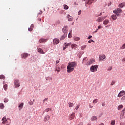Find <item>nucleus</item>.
Returning <instances> with one entry per match:
<instances>
[{
  "instance_id": "61",
  "label": "nucleus",
  "mask_w": 125,
  "mask_h": 125,
  "mask_svg": "<svg viewBox=\"0 0 125 125\" xmlns=\"http://www.w3.org/2000/svg\"><path fill=\"white\" fill-rule=\"evenodd\" d=\"M92 0L93 2L94 1V2L97 1V0Z\"/></svg>"
},
{
  "instance_id": "49",
  "label": "nucleus",
  "mask_w": 125,
  "mask_h": 125,
  "mask_svg": "<svg viewBox=\"0 0 125 125\" xmlns=\"http://www.w3.org/2000/svg\"><path fill=\"white\" fill-rule=\"evenodd\" d=\"M112 67H109L107 69V71H111V70H112Z\"/></svg>"
},
{
  "instance_id": "30",
  "label": "nucleus",
  "mask_w": 125,
  "mask_h": 125,
  "mask_svg": "<svg viewBox=\"0 0 125 125\" xmlns=\"http://www.w3.org/2000/svg\"><path fill=\"white\" fill-rule=\"evenodd\" d=\"M33 29H34V24H31L29 28V31L32 32V31H33Z\"/></svg>"
},
{
  "instance_id": "63",
  "label": "nucleus",
  "mask_w": 125,
  "mask_h": 125,
  "mask_svg": "<svg viewBox=\"0 0 125 125\" xmlns=\"http://www.w3.org/2000/svg\"><path fill=\"white\" fill-rule=\"evenodd\" d=\"M98 31V29L96 30V31L94 32V33H97Z\"/></svg>"
},
{
  "instance_id": "31",
  "label": "nucleus",
  "mask_w": 125,
  "mask_h": 125,
  "mask_svg": "<svg viewBox=\"0 0 125 125\" xmlns=\"http://www.w3.org/2000/svg\"><path fill=\"white\" fill-rule=\"evenodd\" d=\"M68 106L69 108H72L74 106V104L73 103H68Z\"/></svg>"
},
{
  "instance_id": "59",
  "label": "nucleus",
  "mask_w": 125,
  "mask_h": 125,
  "mask_svg": "<svg viewBox=\"0 0 125 125\" xmlns=\"http://www.w3.org/2000/svg\"><path fill=\"white\" fill-rule=\"evenodd\" d=\"M67 48V47L65 46L63 48V50H65V49Z\"/></svg>"
},
{
  "instance_id": "37",
  "label": "nucleus",
  "mask_w": 125,
  "mask_h": 125,
  "mask_svg": "<svg viewBox=\"0 0 125 125\" xmlns=\"http://www.w3.org/2000/svg\"><path fill=\"white\" fill-rule=\"evenodd\" d=\"M122 116H125V107L122 110Z\"/></svg>"
},
{
  "instance_id": "6",
  "label": "nucleus",
  "mask_w": 125,
  "mask_h": 125,
  "mask_svg": "<svg viewBox=\"0 0 125 125\" xmlns=\"http://www.w3.org/2000/svg\"><path fill=\"white\" fill-rule=\"evenodd\" d=\"M59 42H60L59 39L57 38L54 39L53 41V44H55V45H56V44H58V43H59Z\"/></svg>"
},
{
  "instance_id": "7",
  "label": "nucleus",
  "mask_w": 125,
  "mask_h": 125,
  "mask_svg": "<svg viewBox=\"0 0 125 125\" xmlns=\"http://www.w3.org/2000/svg\"><path fill=\"white\" fill-rule=\"evenodd\" d=\"M62 31L64 33V34L67 35V32H68V26H64L62 28Z\"/></svg>"
},
{
  "instance_id": "39",
  "label": "nucleus",
  "mask_w": 125,
  "mask_h": 125,
  "mask_svg": "<svg viewBox=\"0 0 125 125\" xmlns=\"http://www.w3.org/2000/svg\"><path fill=\"white\" fill-rule=\"evenodd\" d=\"M115 124H116V121L115 120H112L111 122V125H115Z\"/></svg>"
},
{
  "instance_id": "21",
  "label": "nucleus",
  "mask_w": 125,
  "mask_h": 125,
  "mask_svg": "<svg viewBox=\"0 0 125 125\" xmlns=\"http://www.w3.org/2000/svg\"><path fill=\"white\" fill-rule=\"evenodd\" d=\"M67 17L68 21H73V17L72 16H70V15H68Z\"/></svg>"
},
{
  "instance_id": "25",
  "label": "nucleus",
  "mask_w": 125,
  "mask_h": 125,
  "mask_svg": "<svg viewBox=\"0 0 125 125\" xmlns=\"http://www.w3.org/2000/svg\"><path fill=\"white\" fill-rule=\"evenodd\" d=\"M111 19L112 20H117V16L116 15H112L111 16Z\"/></svg>"
},
{
  "instance_id": "18",
  "label": "nucleus",
  "mask_w": 125,
  "mask_h": 125,
  "mask_svg": "<svg viewBox=\"0 0 125 125\" xmlns=\"http://www.w3.org/2000/svg\"><path fill=\"white\" fill-rule=\"evenodd\" d=\"M11 123V120H10V119L9 118H7V121L5 123L6 125H10Z\"/></svg>"
},
{
  "instance_id": "14",
  "label": "nucleus",
  "mask_w": 125,
  "mask_h": 125,
  "mask_svg": "<svg viewBox=\"0 0 125 125\" xmlns=\"http://www.w3.org/2000/svg\"><path fill=\"white\" fill-rule=\"evenodd\" d=\"M125 6V2H122L121 3H120L118 5V7H119V8H123V7Z\"/></svg>"
},
{
  "instance_id": "32",
  "label": "nucleus",
  "mask_w": 125,
  "mask_h": 125,
  "mask_svg": "<svg viewBox=\"0 0 125 125\" xmlns=\"http://www.w3.org/2000/svg\"><path fill=\"white\" fill-rule=\"evenodd\" d=\"M72 45V43L71 42H70V43H64V46L67 47L68 46H70V45Z\"/></svg>"
},
{
  "instance_id": "9",
  "label": "nucleus",
  "mask_w": 125,
  "mask_h": 125,
  "mask_svg": "<svg viewBox=\"0 0 125 125\" xmlns=\"http://www.w3.org/2000/svg\"><path fill=\"white\" fill-rule=\"evenodd\" d=\"M106 56H100L99 58V61H105Z\"/></svg>"
},
{
  "instance_id": "53",
  "label": "nucleus",
  "mask_w": 125,
  "mask_h": 125,
  "mask_svg": "<svg viewBox=\"0 0 125 125\" xmlns=\"http://www.w3.org/2000/svg\"><path fill=\"white\" fill-rule=\"evenodd\" d=\"M102 106H103V107H104V106H105V103H103L102 104Z\"/></svg>"
},
{
  "instance_id": "3",
  "label": "nucleus",
  "mask_w": 125,
  "mask_h": 125,
  "mask_svg": "<svg viewBox=\"0 0 125 125\" xmlns=\"http://www.w3.org/2000/svg\"><path fill=\"white\" fill-rule=\"evenodd\" d=\"M97 69H98V65H92L91 66L90 68V71L91 72H96L97 71Z\"/></svg>"
},
{
  "instance_id": "16",
  "label": "nucleus",
  "mask_w": 125,
  "mask_h": 125,
  "mask_svg": "<svg viewBox=\"0 0 125 125\" xmlns=\"http://www.w3.org/2000/svg\"><path fill=\"white\" fill-rule=\"evenodd\" d=\"M104 20V18H103V17H99L98 18L97 21L98 22H102Z\"/></svg>"
},
{
  "instance_id": "28",
  "label": "nucleus",
  "mask_w": 125,
  "mask_h": 125,
  "mask_svg": "<svg viewBox=\"0 0 125 125\" xmlns=\"http://www.w3.org/2000/svg\"><path fill=\"white\" fill-rule=\"evenodd\" d=\"M80 40H81V38H80L79 37H77L76 36L74 37V40L76 42H78V41H80Z\"/></svg>"
},
{
  "instance_id": "29",
  "label": "nucleus",
  "mask_w": 125,
  "mask_h": 125,
  "mask_svg": "<svg viewBox=\"0 0 125 125\" xmlns=\"http://www.w3.org/2000/svg\"><path fill=\"white\" fill-rule=\"evenodd\" d=\"M93 2L92 0H89L87 2L85 3V4H91Z\"/></svg>"
},
{
  "instance_id": "40",
  "label": "nucleus",
  "mask_w": 125,
  "mask_h": 125,
  "mask_svg": "<svg viewBox=\"0 0 125 125\" xmlns=\"http://www.w3.org/2000/svg\"><path fill=\"white\" fill-rule=\"evenodd\" d=\"M86 47V45H83V46H82V47H81V49L82 50H83V49H85V48Z\"/></svg>"
},
{
  "instance_id": "12",
  "label": "nucleus",
  "mask_w": 125,
  "mask_h": 125,
  "mask_svg": "<svg viewBox=\"0 0 125 125\" xmlns=\"http://www.w3.org/2000/svg\"><path fill=\"white\" fill-rule=\"evenodd\" d=\"M50 119L49 115H45L44 118V122H47Z\"/></svg>"
},
{
  "instance_id": "22",
  "label": "nucleus",
  "mask_w": 125,
  "mask_h": 125,
  "mask_svg": "<svg viewBox=\"0 0 125 125\" xmlns=\"http://www.w3.org/2000/svg\"><path fill=\"white\" fill-rule=\"evenodd\" d=\"M24 106V103H21L19 106V110H21L23 108V106Z\"/></svg>"
},
{
  "instance_id": "47",
  "label": "nucleus",
  "mask_w": 125,
  "mask_h": 125,
  "mask_svg": "<svg viewBox=\"0 0 125 125\" xmlns=\"http://www.w3.org/2000/svg\"><path fill=\"white\" fill-rule=\"evenodd\" d=\"M79 108H80V105H77V106L75 107V109H76V110H78V109H79Z\"/></svg>"
},
{
  "instance_id": "43",
  "label": "nucleus",
  "mask_w": 125,
  "mask_h": 125,
  "mask_svg": "<svg viewBox=\"0 0 125 125\" xmlns=\"http://www.w3.org/2000/svg\"><path fill=\"white\" fill-rule=\"evenodd\" d=\"M0 79H1V80H2V79H4V76L3 75H1L0 76Z\"/></svg>"
},
{
  "instance_id": "24",
  "label": "nucleus",
  "mask_w": 125,
  "mask_h": 125,
  "mask_svg": "<svg viewBox=\"0 0 125 125\" xmlns=\"http://www.w3.org/2000/svg\"><path fill=\"white\" fill-rule=\"evenodd\" d=\"M67 36V34H64L63 35H62L61 38V41H63V40H65V38Z\"/></svg>"
},
{
  "instance_id": "2",
  "label": "nucleus",
  "mask_w": 125,
  "mask_h": 125,
  "mask_svg": "<svg viewBox=\"0 0 125 125\" xmlns=\"http://www.w3.org/2000/svg\"><path fill=\"white\" fill-rule=\"evenodd\" d=\"M123 12V10L121 8H117L116 9L113 10V13L115 14L118 17L121 16V14Z\"/></svg>"
},
{
  "instance_id": "17",
  "label": "nucleus",
  "mask_w": 125,
  "mask_h": 125,
  "mask_svg": "<svg viewBox=\"0 0 125 125\" xmlns=\"http://www.w3.org/2000/svg\"><path fill=\"white\" fill-rule=\"evenodd\" d=\"M71 47L72 49H76V48H78V45L75 43H73L71 45Z\"/></svg>"
},
{
  "instance_id": "27",
  "label": "nucleus",
  "mask_w": 125,
  "mask_h": 125,
  "mask_svg": "<svg viewBox=\"0 0 125 125\" xmlns=\"http://www.w3.org/2000/svg\"><path fill=\"white\" fill-rule=\"evenodd\" d=\"M50 111H51V108H48L47 109H46L43 112V114H44V113H47V112H49Z\"/></svg>"
},
{
  "instance_id": "23",
  "label": "nucleus",
  "mask_w": 125,
  "mask_h": 125,
  "mask_svg": "<svg viewBox=\"0 0 125 125\" xmlns=\"http://www.w3.org/2000/svg\"><path fill=\"white\" fill-rule=\"evenodd\" d=\"M97 116H92L91 118V121H97Z\"/></svg>"
},
{
  "instance_id": "15",
  "label": "nucleus",
  "mask_w": 125,
  "mask_h": 125,
  "mask_svg": "<svg viewBox=\"0 0 125 125\" xmlns=\"http://www.w3.org/2000/svg\"><path fill=\"white\" fill-rule=\"evenodd\" d=\"M37 50L39 53H41V54H44V52H43V50L42 48H37Z\"/></svg>"
},
{
  "instance_id": "34",
  "label": "nucleus",
  "mask_w": 125,
  "mask_h": 125,
  "mask_svg": "<svg viewBox=\"0 0 125 125\" xmlns=\"http://www.w3.org/2000/svg\"><path fill=\"white\" fill-rule=\"evenodd\" d=\"M68 37L69 39H71L72 38V30L70 31V32L68 34Z\"/></svg>"
},
{
  "instance_id": "46",
  "label": "nucleus",
  "mask_w": 125,
  "mask_h": 125,
  "mask_svg": "<svg viewBox=\"0 0 125 125\" xmlns=\"http://www.w3.org/2000/svg\"><path fill=\"white\" fill-rule=\"evenodd\" d=\"M8 101V99L5 98V99H4V102L5 103H7Z\"/></svg>"
},
{
  "instance_id": "38",
  "label": "nucleus",
  "mask_w": 125,
  "mask_h": 125,
  "mask_svg": "<svg viewBox=\"0 0 125 125\" xmlns=\"http://www.w3.org/2000/svg\"><path fill=\"white\" fill-rule=\"evenodd\" d=\"M46 81H52V78L48 77L46 78Z\"/></svg>"
},
{
  "instance_id": "60",
  "label": "nucleus",
  "mask_w": 125,
  "mask_h": 125,
  "mask_svg": "<svg viewBox=\"0 0 125 125\" xmlns=\"http://www.w3.org/2000/svg\"><path fill=\"white\" fill-rule=\"evenodd\" d=\"M123 62H125V58L122 59Z\"/></svg>"
},
{
  "instance_id": "52",
  "label": "nucleus",
  "mask_w": 125,
  "mask_h": 125,
  "mask_svg": "<svg viewBox=\"0 0 125 125\" xmlns=\"http://www.w3.org/2000/svg\"><path fill=\"white\" fill-rule=\"evenodd\" d=\"M92 38V36H89L88 37V39L89 40H90V39H91Z\"/></svg>"
},
{
  "instance_id": "48",
  "label": "nucleus",
  "mask_w": 125,
  "mask_h": 125,
  "mask_svg": "<svg viewBox=\"0 0 125 125\" xmlns=\"http://www.w3.org/2000/svg\"><path fill=\"white\" fill-rule=\"evenodd\" d=\"M48 100V98H45L44 100H43V103H44V102H45V101H47Z\"/></svg>"
},
{
  "instance_id": "11",
  "label": "nucleus",
  "mask_w": 125,
  "mask_h": 125,
  "mask_svg": "<svg viewBox=\"0 0 125 125\" xmlns=\"http://www.w3.org/2000/svg\"><path fill=\"white\" fill-rule=\"evenodd\" d=\"M125 95V91H121L120 92L119 94L118 95V97H122V96H123V95Z\"/></svg>"
},
{
  "instance_id": "4",
  "label": "nucleus",
  "mask_w": 125,
  "mask_h": 125,
  "mask_svg": "<svg viewBox=\"0 0 125 125\" xmlns=\"http://www.w3.org/2000/svg\"><path fill=\"white\" fill-rule=\"evenodd\" d=\"M30 56V54L26 53H23L21 54V57L22 58V59H26L27 57Z\"/></svg>"
},
{
  "instance_id": "64",
  "label": "nucleus",
  "mask_w": 125,
  "mask_h": 125,
  "mask_svg": "<svg viewBox=\"0 0 125 125\" xmlns=\"http://www.w3.org/2000/svg\"><path fill=\"white\" fill-rule=\"evenodd\" d=\"M42 11H41L40 13H39V14H42Z\"/></svg>"
},
{
  "instance_id": "36",
  "label": "nucleus",
  "mask_w": 125,
  "mask_h": 125,
  "mask_svg": "<svg viewBox=\"0 0 125 125\" xmlns=\"http://www.w3.org/2000/svg\"><path fill=\"white\" fill-rule=\"evenodd\" d=\"M3 88L4 90H7V84H5V85H3Z\"/></svg>"
},
{
  "instance_id": "51",
  "label": "nucleus",
  "mask_w": 125,
  "mask_h": 125,
  "mask_svg": "<svg viewBox=\"0 0 125 125\" xmlns=\"http://www.w3.org/2000/svg\"><path fill=\"white\" fill-rule=\"evenodd\" d=\"M81 13H82V11H81V10H80V11L78 12V15H80Z\"/></svg>"
},
{
  "instance_id": "62",
  "label": "nucleus",
  "mask_w": 125,
  "mask_h": 125,
  "mask_svg": "<svg viewBox=\"0 0 125 125\" xmlns=\"http://www.w3.org/2000/svg\"><path fill=\"white\" fill-rule=\"evenodd\" d=\"M89 107H90V108H93V106H91V105H90V104H89Z\"/></svg>"
},
{
  "instance_id": "58",
  "label": "nucleus",
  "mask_w": 125,
  "mask_h": 125,
  "mask_svg": "<svg viewBox=\"0 0 125 125\" xmlns=\"http://www.w3.org/2000/svg\"><path fill=\"white\" fill-rule=\"evenodd\" d=\"M106 18H107V16H105L104 17H103L104 20V19H106Z\"/></svg>"
},
{
  "instance_id": "8",
  "label": "nucleus",
  "mask_w": 125,
  "mask_h": 125,
  "mask_svg": "<svg viewBox=\"0 0 125 125\" xmlns=\"http://www.w3.org/2000/svg\"><path fill=\"white\" fill-rule=\"evenodd\" d=\"M15 83V87H19V86H20V83H19V81L16 80L14 81Z\"/></svg>"
},
{
  "instance_id": "19",
  "label": "nucleus",
  "mask_w": 125,
  "mask_h": 125,
  "mask_svg": "<svg viewBox=\"0 0 125 125\" xmlns=\"http://www.w3.org/2000/svg\"><path fill=\"white\" fill-rule=\"evenodd\" d=\"M47 42V40L46 39H41L39 41V42H40V43L43 42Z\"/></svg>"
},
{
  "instance_id": "33",
  "label": "nucleus",
  "mask_w": 125,
  "mask_h": 125,
  "mask_svg": "<svg viewBox=\"0 0 125 125\" xmlns=\"http://www.w3.org/2000/svg\"><path fill=\"white\" fill-rule=\"evenodd\" d=\"M63 8L65 10L69 9V6L66 4L63 5Z\"/></svg>"
},
{
  "instance_id": "50",
  "label": "nucleus",
  "mask_w": 125,
  "mask_h": 125,
  "mask_svg": "<svg viewBox=\"0 0 125 125\" xmlns=\"http://www.w3.org/2000/svg\"><path fill=\"white\" fill-rule=\"evenodd\" d=\"M102 26L101 25H99L98 27V29H102Z\"/></svg>"
},
{
  "instance_id": "44",
  "label": "nucleus",
  "mask_w": 125,
  "mask_h": 125,
  "mask_svg": "<svg viewBox=\"0 0 125 125\" xmlns=\"http://www.w3.org/2000/svg\"><path fill=\"white\" fill-rule=\"evenodd\" d=\"M89 43H91V42H95L94 41L92 40H91L88 42Z\"/></svg>"
},
{
  "instance_id": "5",
  "label": "nucleus",
  "mask_w": 125,
  "mask_h": 125,
  "mask_svg": "<svg viewBox=\"0 0 125 125\" xmlns=\"http://www.w3.org/2000/svg\"><path fill=\"white\" fill-rule=\"evenodd\" d=\"M94 62H95V60L94 59H91L87 62L86 65H91V64H93Z\"/></svg>"
},
{
  "instance_id": "13",
  "label": "nucleus",
  "mask_w": 125,
  "mask_h": 125,
  "mask_svg": "<svg viewBox=\"0 0 125 125\" xmlns=\"http://www.w3.org/2000/svg\"><path fill=\"white\" fill-rule=\"evenodd\" d=\"M2 124H3V125H5V123L7 121V119H6V117L4 116V117H3V118L2 119Z\"/></svg>"
},
{
  "instance_id": "56",
  "label": "nucleus",
  "mask_w": 125,
  "mask_h": 125,
  "mask_svg": "<svg viewBox=\"0 0 125 125\" xmlns=\"http://www.w3.org/2000/svg\"><path fill=\"white\" fill-rule=\"evenodd\" d=\"M58 63H59V61H56V65H57V64H58Z\"/></svg>"
},
{
  "instance_id": "1",
  "label": "nucleus",
  "mask_w": 125,
  "mask_h": 125,
  "mask_svg": "<svg viewBox=\"0 0 125 125\" xmlns=\"http://www.w3.org/2000/svg\"><path fill=\"white\" fill-rule=\"evenodd\" d=\"M76 66H77V62H69L67 66V73H72L75 70Z\"/></svg>"
},
{
  "instance_id": "26",
  "label": "nucleus",
  "mask_w": 125,
  "mask_h": 125,
  "mask_svg": "<svg viewBox=\"0 0 125 125\" xmlns=\"http://www.w3.org/2000/svg\"><path fill=\"white\" fill-rule=\"evenodd\" d=\"M123 108H124V106L122 104H120L118 106L117 109L118 110H122Z\"/></svg>"
},
{
  "instance_id": "57",
  "label": "nucleus",
  "mask_w": 125,
  "mask_h": 125,
  "mask_svg": "<svg viewBox=\"0 0 125 125\" xmlns=\"http://www.w3.org/2000/svg\"><path fill=\"white\" fill-rule=\"evenodd\" d=\"M115 83V82H112V83H111V85H113Z\"/></svg>"
},
{
  "instance_id": "20",
  "label": "nucleus",
  "mask_w": 125,
  "mask_h": 125,
  "mask_svg": "<svg viewBox=\"0 0 125 125\" xmlns=\"http://www.w3.org/2000/svg\"><path fill=\"white\" fill-rule=\"evenodd\" d=\"M104 25H108L109 24V20H105L103 21Z\"/></svg>"
},
{
  "instance_id": "35",
  "label": "nucleus",
  "mask_w": 125,
  "mask_h": 125,
  "mask_svg": "<svg viewBox=\"0 0 125 125\" xmlns=\"http://www.w3.org/2000/svg\"><path fill=\"white\" fill-rule=\"evenodd\" d=\"M3 108H4V105L3 104H0V109H3Z\"/></svg>"
},
{
  "instance_id": "45",
  "label": "nucleus",
  "mask_w": 125,
  "mask_h": 125,
  "mask_svg": "<svg viewBox=\"0 0 125 125\" xmlns=\"http://www.w3.org/2000/svg\"><path fill=\"white\" fill-rule=\"evenodd\" d=\"M125 96H123L122 98H121V101H125Z\"/></svg>"
},
{
  "instance_id": "41",
  "label": "nucleus",
  "mask_w": 125,
  "mask_h": 125,
  "mask_svg": "<svg viewBox=\"0 0 125 125\" xmlns=\"http://www.w3.org/2000/svg\"><path fill=\"white\" fill-rule=\"evenodd\" d=\"M121 49H125V43L122 46L120 47Z\"/></svg>"
},
{
  "instance_id": "54",
  "label": "nucleus",
  "mask_w": 125,
  "mask_h": 125,
  "mask_svg": "<svg viewBox=\"0 0 125 125\" xmlns=\"http://www.w3.org/2000/svg\"><path fill=\"white\" fill-rule=\"evenodd\" d=\"M56 71H57V73H59V72H60V70L59 69H56Z\"/></svg>"
},
{
  "instance_id": "55",
  "label": "nucleus",
  "mask_w": 125,
  "mask_h": 125,
  "mask_svg": "<svg viewBox=\"0 0 125 125\" xmlns=\"http://www.w3.org/2000/svg\"><path fill=\"white\" fill-rule=\"evenodd\" d=\"M29 104H30V105H33V104H34V103H32V102H30Z\"/></svg>"
},
{
  "instance_id": "10",
  "label": "nucleus",
  "mask_w": 125,
  "mask_h": 125,
  "mask_svg": "<svg viewBox=\"0 0 125 125\" xmlns=\"http://www.w3.org/2000/svg\"><path fill=\"white\" fill-rule=\"evenodd\" d=\"M75 116H76V114L74 112L72 113L69 116V121L74 120L75 119Z\"/></svg>"
},
{
  "instance_id": "42",
  "label": "nucleus",
  "mask_w": 125,
  "mask_h": 125,
  "mask_svg": "<svg viewBox=\"0 0 125 125\" xmlns=\"http://www.w3.org/2000/svg\"><path fill=\"white\" fill-rule=\"evenodd\" d=\"M98 102V99H95L93 101V103L94 104V103H97Z\"/></svg>"
}]
</instances>
